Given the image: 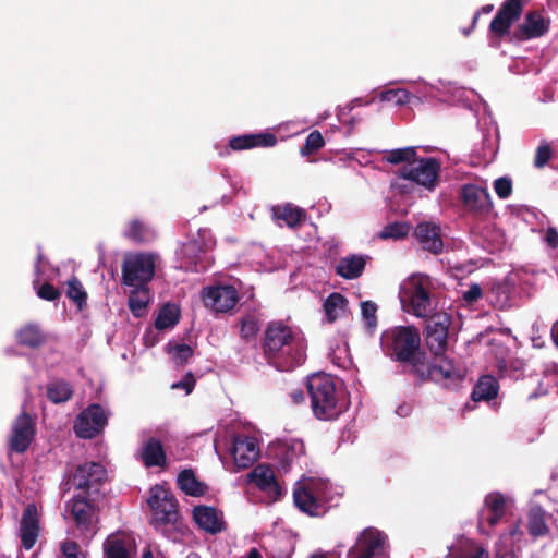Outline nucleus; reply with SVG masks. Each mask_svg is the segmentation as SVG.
Segmentation results:
<instances>
[{
    "label": "nucleus",
    "mask_w": 558,
    "mask_h": 558,
    "mask_svg": "<svg viewBox=\"0 0 558 558\" xmlns=\"http://www.w3.org/2000/svg\"><path fill=\"white\" fill-rule=\"evenodd\" d=\"M19 344L32 349L39 348L46 342V337L38 325L27 324L16 335Z\"/></svg>",
    "instance_id": "33"
},
{
    "label": "nucleus",
    "mask_w": 558,
    "mask_h": 558,
    "mask_svg": "<svg viewBox=\"0 0 558 558\" xmlns=\"http://www.w3.org/2000/svg\"><path fill=\"white\" fill-rule=\"evenodd\" d=\"M73 393L72 385L64 379H58L47 385V398L54 404L69 401Z\"/></svg>",
    "instance_id": "35"
},
{
    "label": "nucleus",
    "mask_w": 558,
    "mask_h": 558,
    "mask_svg": "<svg viewBox=\"0 0 558 558\" xmlns=\"http://www.w3.org/2000/svg\"><path fill=\"white\" fill-rule=\"evenodd\" d=\"M258 330V322L254 316L247 315L241 319L240 336L246 342L255 338Z\"/></svg>",
    "instance_id": "43"
},
{
    "label": "nucleus",
    "mask_w": 558,
    "mask_h": 558,
    "mask_svg": "<svg viewBox=\"0 0 558 558\" xmlns=\"http://www.w3.org/2000/svg\"><path fill=\"white\" fill-rule=\"evenodd\" d=\"M125 236L133 240L134 242L143 243L147 241L148 230L140 220H132L129 225V229L125 232Z\"/></svg>",
    "instance_id": "46"
},
{
    "label": "nucleus",
    "mask_w": 558,
    "mask_h": 558,
    "mask_svg": "<svg viewBox=\"0 0 558 558\" xmlns=\"http://www.w3.org/2000/svg\"><path fill=\"white\" fill-rule=\"evenodd\" d=\"M498 391V380L492 375H484L475 384L471 397L473 401H490L497 397Z\"/></svg>",
    "instance_id": "27"
},
{
    "label": "nucleus",
    "mask_w": 558,
    "mask_h": 558,
    "mask_svg": "<svg viewBox=\"0 0 558 558\" xmlns=\"http://www.w3.org/2000/svg\"><path fill=\"white\" fill-rule=\"evenodd\" d=\"M193 518L197 526L211 534H218L225 530V522L214 507L196 506L193 509Z\"/></svg>",
    "instance_id": "23"
},
{
    "label": "nucleus",
    "mask_w": 558,
    "mask_h": 558,
    "mask_svg": "<svg viewBox=\"0 0 558 558\" xmlns=\"http://www.w3.org/2000/svg\"><path fill=\"white\" fill-rule=\"evenodd\" d=\"M401 301L409 302L410 310L417 317H427L430 311V295L427 278L412 276L402 288Z\"/></svg>",
    "instance_id": "10"
},
{
    "label": "nucleus",
    "mask_w": 558,
    "mask_h": 558,
    "mask_svg": "<svg viewBox=\"0 0 558 558\" xmlns=\"http://www.w3.org/2000/svg\"><path fill=\"white\" fill-rule=\"evenodd\" d=\"M553 156L554 151L550 144L546 141H542L535 151L534 167L537 169L544 168Z\"/></svg>",
    "instance_id": "47"
},
{
    "label": "nucleus",
    "mask_w": 558,
    "mask_h": 558,
    "mask_svg": "<svg viewBox=\"0 0 558 558\" xmlns=\"http://www.w3.org/2000/svg\"><path fill=\"white\" fill-rule=\"evenodd\" d=\"M41 260H43V254L39 253L37 256V259H36V268H39Z\"/></svg>",
    "instance_id": "62"
},
{
    "label": "nucleus",
    "mask_w": 558,
    "mask_h": 558,
    "mask_svg": "<svg viewBox=\"0 0 558 558\" xmlns=\"http://www.w3.org/2000/svg\"><path fill=\"white\" fill-rule=\"evenodd\" d=\"M95 499H87L84 496L73 497L68 507L78 529L88 530L92 524V519L95 512Z\"/></svg>",
    "instance_id": "24"
},
{
    "label": "nucleus",
    "mask_w": 558,
    "mask_h": 558,
    "mask_svg": "<svg viewBox=\"0 0 558 558\" xmlns=\"http://www.w3.org/2000/svg\"><path fill=\"white\" fill-rule=\"evenodd\" d=\"M550 515L541 507H531L527 513V530L534 537L545 536L549 532L547 520Z\"/></svg>",
    "instance_id": "30"
},
{
    "label": "nucleus",
    "mask_w": 558,
    "mask_h": 558,
    "mask_svg": "<svg viewBox=\"0 0 558 558\" xmlns=\"http://www.w3.org/2000/svg\"><path fill=\"white\" fill-rule=\"evenodd\" d=\"M204 305L216 313L231 311L239 301L238 290L230 284L210 286L202 291Z\"/></svg>",
    "instance_id": "15"
},
{
    "label": "nucleus",
    "mask_w": 558,
    "mask_h": 558,
    "mask_svg": "<svg viewBox=\"0 0 558 558\" xmlns=\"http://www.w3.org/2000/svg\"><path fill=\"white\" fill-rule=\"evenodd\" d=\"M274 215L277 219L283 220L290 228H296L302 225L306 218L304 209L293 206L292 204H284L274 208Z\"/></svg>",
    "instance_id": "32"
},
{
    "label": "nucleus",
    "mask_w": 558,
    "mask_h": 558,
    "mask_svg": "<svg viewBox=\"0 0 558 558\" xmlns=\"http://www.w3.org/2000/svg\"><path fill=\"white\" fill-rule=\"evenodd\" d=\"M38 298L45 301H56L61 296V291L49 282H44L37 289Z\"/></svg>",
    "instance_id": "50"
},
{
    "label": "nucleus",
    "mask_w": 558,
    "mask_h": 558,
    "mask_svg": "<svg viewBox=\"0 0 558 558\" xmlns=\"http://www.w3.org/2000/svg\"><path fill=\"white\" fill-rule=\"evenodd\" d=\"M381 99L386 101H391L398 106H402L409 102L410 93L402 88L389 89L381 94Z\"/></svg>",
    "instance_id": "48"
},
{
    "label": "nucleus",
    "mask_w": 558,
    "mask_h": 558,
    "mask_svg": "<svg viewBox=\"0 0 558 558\" xmlns=\"http://www.w3.org/2000/svg\"><path fill=\"white\" fill-rule=\"evenodd\" d=\"M440 163L435 158H415L410 166L398 170V175L432 191L438 183Z\"/></svg>",
    "instance_id": "9"
},
{
    "label": "nucleus",
    "mask_w": 558,
    "mask_h": 558,
    "mask_svg": "<svg viewBox=\"0 0 558 558\" xmlns=\"http://www.w3.org/2000/svg\"><path fill=\"white\" fill-rule=\"evenodd\" d=\"M107 476L105 466L98 462H86L78 465L72 476L76 489L83 490L87 496L100 493Z\"/></svg>",
    "instance_id": "13"
},
{
    "label": "nucleus",
    "mask_w": 558,
    "mask_h": 558,
    "mask_svg": "<svg viewBox=\"0 0 558 558\" xmlns=\"http://www.w3.org/2000/svg\"><path fill=\"white\" fill-rule=\"evenodd\" d=\"M480 15H481V11H476L472 19L471 29L475 28L477 21L480 19Z\"/></svg>",
    "instance_id": "59"
},
{
    "label": "nucleus",
    "mask_w": 558,
    "mask_h": 558,
    "mask_svg": "<svg viewBox=\"0 0 558 558\" xmlns=\"http://www.w3.org/2000/svg\"><path fill=\"white\" fill-rule=\"evenodd\" d=\"M307 392L314 416L320 421H332L345 410L335 379L326 374H314L307 378Z\"/></svg>",
    "instance_id": "4"
},
{
    "label": "nucleus",
    "mask_w": 558,
    "mask_h": 558,
    "mask_svg": "<svg viewBox=\"0 0 558 558\" xmlns=\"http://www.w3.org/2000/svg\"><path fill=\"white\" fill-rule=\"evenodd\" d=\"M292 401L299 404L305 400L304 392L301 389H294L290 393Z\"/></svg>",
    "instance_id": "55"
},
{
    "label": "nucleus",
    "mask_w": 558,
    "mask_h": 558,
    "mask_svg": "<svg viewBox=\"0 0 558 558\" xmlns=\"http://www.w3.org/2000/svg\"><path fill=\"white\" fill-rule=\"evenodd\" d=\"M494 190L501 199L508 198L512 193V181L508 177H500L494 181Z\"/></svg>",
    "instance_id": "49"
},
{
    "label": "nucleus",
    "mask_w": 558,
    "mask_h": 558,
    "mask_svg": "<svg viewBox=\"0 0 558 558\" xmlns=\"http://www.w3.org/2000/svg\"><path fill=\"white\" fill-rule=\"evenodd\" d=\"M306 350V339L291 326L282 320L267 324L262 338V351L269 365L280 372H291L305 362Z\"/></svg>",
    "instance_id": "3"
},
{
    "label": "nucleus",
    "mask_w": 558,
    "mask_h": 558,
    "mask_svg": "<svg viewBox=\"0 0 558 558\" xmlns=\"http://www.w3.org/2000/svg\"><path fill=\"white\" fill-rule=\"evenodd\" d=\"M498 558H514V555H513V553L508 551V553H505L504 555H501Z\"/></svg>",
    "instance_id": "61"
},
{
    "label": "nucleus",
    "mask_w": 558,
    "mask_h": 558,
    "mask_svg": "<svg viewBox=\"0 0 558 558\" xmlns=\"http://www.w3.org/2000/svg\"><path fill=\"white\" fill-rule=\"evenodd\" d=\"M381 344L387 356L401 364V373L414 378V385L426 381L444 383L452 388L463 381L462 374L451 360L441 357L439 363H429L427 354L421 349V337L414 326H397L386 330Z\"/></svg>",
    "instance_id": "1"
},
{
    "label": "nucleus",
    "mask_w": 558,
    "mask_h": 558,
    "mask_svg": "<svg viewBox=\"0 0 558 558\" xmlns=\"http://www.w3.org/2000/svg\"><path fill=\"white\" fill-rule=\"evenodd\" d=\"M168 352L173 354V360L178 365L185 364L193 356V349L191 345L185 343H177L167 345Z\"/></svg>",
    "instance_id": "44"
},
{
    "label": "nucleus",
    "mask_w": 558,
    "mask_h": 558,
    "mask_svg": "<svg viewBox=\"0 0 558 558\" xmlns=\"http://www.w3.org/2000/svg\"><path fill=\"white\" fill-rule=\"evenodd\" d=\"M247 483L255 484L260 490L267 493L275 500L282 495V488L279 485L274 470L267 464L256 465L247 475Z\"/></svg>",
    "instance_id": "19"
},
{
    "label": "nucleus",
    "mask_w": 558,
    "mask_h": 558,
    "mask_svg": "<svg viewBox=\"0 0 558 558\" xmlns=\"http://www.w3.org/2000/svg\"><path fill=\"white\" fill-rule=\"evenodd\" d=\"M231 454L234 472L250 468L259 457L256 439L244 435L235 436L232 440Z\"/></svg>",
    "instance_id": "17"
},
{
    "label": "nucleus",
    "mask_w": 558,
    "mask_h": 558,
    "mask_svg": "<svg viewBox=\"0 0 558 558\" xmlns=\"http://www.w3.org/2000/svg\"><path fill=\"white\" fill-rule=\"evenodd\" d=\"M247 558H263V556L258 549L254 547L248 550Z\"/></svg>",
    "instance_id": "57"
},
{
    "label": "nucleus",
    "mask_w": 558,
    "mask_h": 558,
    "mask_svg": "<svg viewBox=\"0 0 558 558\" xmlns=\"http://www.w3.org/2000/svg\"><path fill=\"white\" fill-rule=\"evenodd\" d=\"M66 286L65 295L77 306L80 311L84 310L87 305V292L80 279L73 276L66 281Z\"/></svg>",
    "instance_id": "37"
},
{
    "label": "nucleus",
    "mask_w": 558,
    "mask_h": 558,
    "mask_svg": "<svg viewBox=\"0 0 558 558\" xmlns=\"http://www.w3.org/2000/svg\"><path fill=\"white\" fill-rule=\"evenodd\" d=\"M551 372H553V374H554L555 376H557V377H558V364H554V365H553Z\"/></svg>",
    "instance_id": "63"
},
{
    "label": "nucleus",
    "mask_w": 558,
    "mask_h": 558,
    "mask_svg": "<svg viewBox=\"0 0 558 558\" xmlns=\"http://www.w3.org/2000/svg\"><path fill=\"white\" fill-rule=\"evenodd\" d=\"M142 558H154V556H153V553L149 549H147L143 553Z\"/></svg>",
    "instance_id": "60"
},
{
    "label": "nucleus",
    "mask_w": 558,
    "mask_h": 558,
    "mask_svg": "<svg viewBox=\"0 0 558 558\" xmlns=\"http://www.w3.org/2000/svg\"><path fill=\"white\" fill-rule=\"evenodd\" d=\"M448 558H488V553L473 543H466L452 550Z\"/></svg>",
    "instance_id": "40"
},
{
    "label": "nucleus",
    "mask_w": 558,
    "mask_h": 558,
    "mask_svg": "<svg viewBox=\"0 0 558 558\" xmlns=\"http://www.w3.org/2000/svg\"><path fill=\"white\" fill-rule=\"evenodd\" d=\"M459 199L465 215L474 222H484L492 218L494 205L486 187L466 183L459 190Z\"/></svg>",
    "instance_id": "6"
},
{
    "label": "nucleus",
    "mask_w": 558,
    "mask_h": 558,
    "mask_svg": "<svg viewBox=\"0 0 558 558\" xmlns=\"http://www.w3.org/2000/svg\"><path fill=\"white\" fill-rule=\"evenodd\" d=\"M551 337H553L554 343L558 348V323L554 324V326L551 328Z\"/></svg>",
    "instance_id": "56"
},
{
    "label": "nucleus",
    "mask_w": 558,
    "mask_h": 558,
    "mask_svg": "<svg viewBox=\"0 0 558 558\" xmlns=\"http://www.w3.org/2000/svg\"><path fill=\"white\" fill-rule=\"evenodd\" d=\"M40 530L39 515L34 504H29L23 511L20 523V537L24 549H32L38 538Z\"/></svg>",
    "instance_id": "20"
},
{
    "label": "nucleus",
    "mask_w": 558,
    "mask_h": 558,
    "mask_svg": "<svg viewBox=\"0 0 558 558\" xmlns=\"http://www.w3.org/2000/svg\"><path fill=\"white\" fill-rule=\"evenodd\" d=\"M347 558H389L387 535L373 526L364 529L348 550Z\"/></svg>",
    "instance_id": "8"
},
{
    "label": "nucleus",
    "mask_w": 558,
    "mask_h": 558,
    "mask_svg": "<svg viewBox=\"0 0 558 558\" xmlns=\"http://www.w3.org/2000/svg\"><path fill=\"white\" fill-rule=\"evenodd\" d=\"M140 457L145 468H165L167 454L161 441L155 437L148 438L141 447Z\"/></svg>",
    "instance_id": "25"
},
{
    "label": "nucleus",
    "mask_w": 558,
    "mask_h": 558,
    "mask_svg": "<svg viewBox=\"0 0 558 558\" xmlns=\"http://www.w3.org/2000/svg\"><path fill=\"white\" fill-rule=\"evenodd\" d=\"M277 143V136L272 133L244 134L233 136L229 146L233 150L251 149L254 147H272Z\"/></svg>",
    "instance_id": "26"
},
{
    "label": "nucleus",
    "mask_w": 558,
    "mask_h": 558,
    "mask_svg": "<svg viewBox=\"0 0 558 558\" xmlns=\"http://www.w3.org/2000/svg\"><path fill=\"white\" fill-rule=\"evenodd\" d=\"M295 507L311 517H318L325 512V507L318 496L317 484L308 481L293 492Z\"/></svg>",
    "instance_id": "18"
},
{
    "label": "nucleus",
    "mask_w": 558,
    "mask_h": 558,
    "mask_svg": "<svg viewBox=\"0 0 558 558\" xmlns=\"http://www.w3.org/2000/svg\"><path fill=\"white\" fill-rule=\"evenodd\" d=\"M195 383L196 380L194 378V375L191 372H189L179 383L173 384L172 388H182L189 395L193 391Z\"/></svg>",
    "instance_id": "53"
},
{
    "label": "nucleus",
    "mask_w": 558,
    "mask_h": 558,
    "mask_svg": "<svg viewBox=\"0 0 558 558\" xmlns=\"http://www.w3.org/2000/svg\"><path fill=\"white\" fill-rule=\"evenodd\" d=\"M215 243L210 231L204 229L198 231V239H193L183 245L182 253L194 265L195 271L205 269V266L198 267L199 254L213 250Z\"/></svg>",
    "instance_id": "21"
},
{
    "label": "nucleus",
    "mask_w": 558,
    "mask_h": 558,
    "mask_svg": "<svg viewBox=\"0 0 558 558\" xmlns=\"http://www.w3.org/2000/svg\"><path fill=\"white\" fill-rule=\"evenodd\" d=\"M324 145H325V140H324L322 133L317 130L312 131L307 135L305 143L301 147V154L303 156H310V155L318 151Z\"/></svg>",
    "instance_id": "42"
},
{
    "label": "nucleus",
    "mask_w": 558,
    "mask_h": 558,
    "mask_svg": "<svg viewBox=\"0 0 558 558\" xmlns=\"http://www.w3.org/2000/svg\"><path fill=\"white\" fill-rule=\"evenodd\" d=\"M60 549L63 558H84L80 545L74 541L66 539L61 544Z\"/></svg>",
    "instance_id": "51"
},
{
    "label": "nucleus",
    "mask_w": 558,
    "mask_h": 558,
    "mask_svg": "<svg viewBox=\"0 0 558 558\" xmlns=\"http://www.w3.org/2000/svg\"><path fill=\"white\" fill-rule=\"evenodd\" d=\"M450 325L451 316L445 312L435 313L425 320V342L436 356L442 355L447 350Z\"/></svg>",
    "instance_id": "11"
},
{
    "label": "nucleus",
    "mask_w": 558,
    "mask_h": 558,
    "mask_svg": "<svg viewBox=\"0 0 558 558\" xmlns=\"http://www.w3.org/2000/svg\"><path fill=\"white\" fill-rule=\"evenodd\" d=\"M410 227L405 222H392L387 225L379 233L381 239H403L408 235Z\"/></svg>",
    "instance_id": "41"
},
{
    "label": "nucleus",
    "mask_w": 558,
    "mask_h": 558,
    "mask_svg": "<svg viewBox=\"0 0 558 558\" xmlns=\"http://www.w3.org/2000/svg\"><path fill=\"white\" fill-rule=\"evenodd\" d=\"M493 9H494L493 4H486V5H483L478 11H481V14L482 13L488 14L493 11Z\"/></svg>",
    "instance_id": "58"
},
{
    "label": "nucleus",
    "mask_w": 558,
    "mask_h": 558,
    "mask_svg": "<svg viewBox=\"0 0 558 558\" xmlns=\"http://www.w3.org/2000/svg\"><path fill=\"white\" fill-rule=\"evenodd\" d=\"M348 300L344 295L333 292L327 296L323 306L329 323H333L339 317V311H344Z\"/></svg>",
    "instance_id": "38"
},
{
    "label": "nucleus",
    "mask_w": 558,
    "mask_h": 558,
    "mask_svg": "<svg viewBox=\"0 0 558 558\" xmlns=\"http://www.w3.org/2000/svg\"><path fill=\"white\" fill-rule=\"evenodd\" d=\"M177 484L189 496L198 497L205 494L204 484L196 478L191 469H184L178 474Z\"/></svg>",
    "instance_id": "34"
},
{
    "label": "nucleus",
    "mask_w": 558,
    "mask_h": 558,
    "mask_svg": "<svg viewBox=\"0 0 558 558\" xmlns=\"http://www.w3.org/2000/svg\"><path fill=\"white\" fill-rule=\"evenodd\" d=\"M482 294L481 286L478 283H472L469 290L463 293V300L469 304H473L482 298Z\"/></svg>",
    "instance_id": "52"
},
{
    "label": "nucleus",
    "mask_w": 558,
    "mask_h": 558,
    "mask_svg": "<svg viewBox=\"0 0 558 558\" xmlns=\"http://www.w3.org/2000/svg\"><path fill=\"white\" fill-rule=\"evenodd\" d=\"M35 436V422L32 416L23 411L14 421L9 446L11 451L23 453L31 446Z\"/></svg>",
    "instance_id": "16"
},
{
    "label": "nucleus",
    "mask_w": 558,
    "mask_h": 558,
    "mask_svg": "<svg viewBox=\"0 0 558 558\" xmlns=\"http://www.w3.org/2000/svg\"><path fill=\"white\" fill-rule=\"evenodd\" d=\"M107 423V415L102 407L93 403L77 415L74 422V432L78 438L93 439L102 432Z\"/></svg>",
    "instance_id": "12"
},
{
    "label": "nucleus",
    "mask_w": 558,
    "mask_h": 558,
    "mask_svg": "<svg viewBox=\"0 0 558 558\" xmlns=\"http://www.w3.org/2000/svg\"><path fill=\"white\" fill-rule=\"evenodd\" d=\"M365 265L366 262L362 256L342 257L336 267V272L344 279H356L363 274Z\"/></svg>",
    "instance_id": "29"
},
{
    "label": "nucleus",
    "mask_w": 558,
    "mask_h": 558,
    "mask_svg": "<svg viewBox=\"0 0 558 558\" xmlns=\"http://www.w3.org/2000/svg\"><path fill=\"white\" fill-rule=\"evenodd\" d=\"M377 305L373 301H364L361 303L362 317L365 320L368 330L373 331L377 326Z\"/></svg>",
    "instance_id": "45"
},
{
    "label": "nucleus",
    "mask_w": 558,
    "mask_h": 558,
    "mask_svg": "<svg viewBox=\"0 0 558 558\" xmlns=\"http://www.w3.org/2000/svg\"><path fill=\"white\" fill-rule=\"evenodd\" d=\"M132 288L133 290L128 299V306L135 317L142 318L146 315L147 306L150 302V290L148 287Z\"/></svg>",
    "instance_id": "28"
},
{
    "label": "nucleus",
    "mask_w": 558,
    "mask_h": 558,
    "mask_svg": "<svg viewBox=\"0 0 558 558\" xmlns=\"http://www.w3.org/2000/svg\"><path fill=\"white\" fill-rule=\"evenodd\" d=\"M507 512V498L500 492L485 496L483 508L478 512L477 527L481 533H487V527L496 526Z\"/></svg>",
    "instance_id": "14"
},
{
    "label": "nucleus",
    "mask_w": 558,
    "mask_h": 558,
    "mask_svg": "<svg viewBox=\"0 0 558 558\" xmlns=\"http://www.w3.org/2000/svg\"><path fill=\"white\" fill-rule=\"evenodd\" d=\"M530 0H505L492 20L488 32L493 38L501 40L509 37L510 41L523 43L545 36L551 25V20L545 9L530 10L522 23L511 32L512 25L518 22L525 4Z\"/></svg>",
    "instance_id": "2"
},
{
    "label": "nucleus",
    "mask_w": 558,
    "mask_h": 558,
    "mask_svg": "<svg viewBox=\"0 0 558 558\" xmlns=\"http://www.w3.org/2000/svg\"><path fill=\"white\" fill-rule=\"evenodd\" d=\"M147 502L154 513L156 527L177 522L179 504L170 489L159 484L153 486Z\"/></svg>",
    "instance_id": "7"
},
{
    "label": "nucleus",
    "mask_w": 558,
    "mask_h": 558,
    "mask_svg": "<svg viewBox=\"0 0 558 558\" xmlns=\"http://www.w3.org/2000/svg\"><path fill=\"white\" fill-rule=\"evenodd\" d=\"M545 241L551 248H556L558 246V232L555 228L547 229Z\"/></svg>",
    "instance_id": "54"
},
{
    "label": "nucleus",
    "mask_w": 558,
    "mask_h": 558,
    "mask_svg": "<svg viewBox=\"0 0 558 558\" xmlns=\"http://www.w3.org/2000/svg\"><path fill=\"white\" fill-rule=\"evenodd\" d=\"M180 318V311L173 304L163 305L155 320V327L158 330H163L173 327L178 324Z\"/></svg>",
    "instance_id": "39"
},
{
    "label": "nucleus",
    "mask_w": 558,
    "mask_h": 558,
    "mask_svg": "<svg viewBox=\"0 0 558 558\" xmlns=\"http://www.w3.org/2000/svg\"><path fill=\"white\" fill-rule=\"evenodd\" d=\"M156 271V259L150 253H134L124 256L121 266V282L128 287H148Z\"/></svg>",
    "instance_id": "5"
},
{
    "label": "nucleus",
    "mask_w": 558,
    "mask_h": 558,
    "mask_svg": "<svg viewBox=\"0 0 558 558\" xmlns=\"http://www.w3.org/2000/svg\"><path fill=\"white\" fill-rule=\"evenodd\" d=\"M414 234L423 250L435 255L442 252L444 242L440 227L434 222H421L415 227Z\"/></svg>",
    "instance_id": "22"
},
{
    "label": "nucleus",
    "mask_w": 558,
    "mask_h": 558,
    "mask_svg": "<svg viewBox=\"0 0 558 558\" xmlns=\"http://www.w3.org/2000/svg\"><path fill=\"white\" fill-rule=\"evenodd\" d=\"M416 156L417 154L415 147L409 146L387 150L383 156V160L391 165L405 163L404 166H410L413 161H415Z\"/></svg>",
    "instance_id": "36"
},
{
    "label": "nucleus",
    "mask_w": 558,
    "mask_h": 558,
    "mask_svg": "<svg viewBox=\"0 0 558 558\" xmlns=\"http://www.w3.org/2000/svg\"><path fill=\"white\" fill-rule=\"evenodd\" d=\"M105 558H130L129 545L124 534H111L104 543Z\"/></svg>",
    "instance_id": "31"
}]
</instances>
